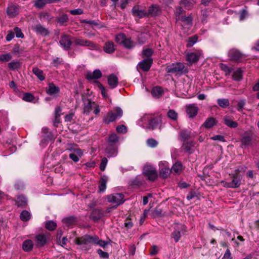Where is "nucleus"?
I'll return each instance as SVG.
<instances>
[{"instance_id": "nucleus-1", "label": "nucleus", "mask_w": 259, "mask_h": 259, "mask_svg": "<svg viewBox=\"0 0 259 259\" xmlns=\"http://www.w3.org/2000/svg\"><path fill=\"white\" fill-rule=\"evenodd\" d=\"M115 40L117 44L128 49H133L136 45V43L132 40L131 38L127 37L123 33L117 34L115 36Z\"/></svg>"}, {"instance_id": "nucleus-2", "label": "nucleus", "mask_w": 259, "mask_h": 259, "mask_svg": "<svg viewBox=\"0 0 259 259\" xmlns=\"http://www.w3.org/2000/svg\"><path fill=\"white\" fill-rule=\"evenodd\" d=\"M123 115V111L119 107H116L114 110L109 111L106 115L104 117L103 120L106 124L115 121L117 119L120 118Z\"/></svg>"}, {"instance_id": "nucleus-3", "label": "nucleus", "mask_w": 259, "mask_h": 259, "mask_svg": "<svg viewBox=\"0 0 259 259\" xmlns=\"http://www.w3.org/2000/svg\"><path fill=\"white\" fill-rule=\"evenodd\" d=\"M142 121L148 129L153 130L160 123V120L157 117L152 115L146 114L142 118Z\"/></svg>"}, {"instance_id": "nucleus-4", "label": "nucleus", "mask_w": 259, "mask_h": 259, "mask_svg": "<svg viewBox=\"0 0 259 259\" xmlns=\"http://www.w3.org/2000/svg\"><path fill=\"white\" fill-rule=\"evenodd\" d=\"M94 242V236H91L90 235H84L81 237L77 238L75 239V243L76 244L79 245H84L83 246L84 250H88L90 249L89 245L93 243Z\"/></svg>"}, {"instance_id": "nucleus-5", "label": "nucleus", "mask_w": 259, "mask_h": 259, "mask_svg": "<svg viewBox=\"0 0 259 259\" xmlns=\"http://www.w3.org/2000/svg\"><path fill=\"white\" fill-rule=\"evenodd\" d=\"M185 67L183 63H177L172 64L171 65L166 68V71L168 73H182L183 72H187V69L184 70Z\"/></svg>"}, {"instance_id": "nucleus-6", "label": "nucleus", "mask_w": 259, "mask_h": 259, "mask_svg": "<svg viewBox=\"0 0 259 259\" xmlns=\"http://www.w3.org/2000/svg\"><path fill=\"white\" fill-rule=\"evenodd\" d=\"M124 197L122 193H115L107 196V199L109 202L115 204L116 207L124 202Z\"/></svg>"}, {"instance_id": "nucleus-7", "label": "nucleus", "mask_w": 259, "mask_h": 259, "mask_svg": "<svg viewBox=\"0 0 259 259\" xmlns=\"http://www.w3.org/2000/svg\"><path fill=\"white\" fill-rule=\"evenodd\" d=\"M74 43L75 45L81 47H89L95 50H98V47L97 44L89 40L84 39L80 37H75L74 38Z\"/></svg>"}, {"instance_id": "nucleus-8", "label": "nucleus", "mask_w": 259, "mask_h": 259, "mask_svg": "<svg viewBox=\"0 0 259 259\" xmlns=\"http://www.w3.org/2000/svg\"><path fill=\"white\" fill-rule=\"evenodd\" d=\"M186 227L182 224H178L175 228V230L171 233V237L177 242L180 239L182 234H184L186 232Z\"/></svg>"}, {"instance_id": "nucleus-9", "label": "nucleus", "mask_w": 259, "mask_h": 259, "mask_svg": "<svg viewBox=\"0 0 259 259\" xmlns=\"http://www.w3.org/2000/svg\"><path fill=\"white\" fill-rule=\"evenodd\" d=\"M143 174L150 181H154L157 178V174L155 168L151 165L144 166Z\"/></svg>"}, {"instance_id": "nucleus-10", "label": "nucleus", "mask_w": 259, "mask_h": 259, "mask_svg": "<svg viewBox=\"0 0 259 259\" xmlns=\"http://www.w3.org/2000/svg\"><path fill=\"white\" fill-rule=\"evenodd\" d=\"M203 55L201 51H198L196 52L189 53L187 54L186 60L188 62L189 65L196 63Z\"/></svg>"}, {"instance_id": "nucleus-11", "label": "nucleus", "mask_w": 259, "mask_h": 259, "mask_svg": "<svg viewBox=\"0 0 259 259\" xmlns=\"http://www.w3.org/2000/svg\"><path fill=\"white\" fill-rule=\"evenodd\" d=\"M235 171V174H232V177L233 179L232 181L231 182L226 183V186L228 188H238L241 184V178L237 174V172L239 171V169H236Z\"/></svg>"}, {"instance_id": "nucleus-12", "label": "nucleus", "mask_w": 259, "mask_h": 259, "mask_svg": "<svg viewBox=\"0 0 259 259\" xmlns=\"http://www.w3.org/2000/svg\"><path fill=\"white\" fill-rule=\"evenodd\" d=\"M59 43L64 50L68 51L70 49L72 42L71 40L70 35L63 34L60 37Z\"/></svg>"}, {"instance_id": "nucleus-13", "label": "nucleus", "mask_w": 259, "mask_h": 259, "mask_svg": "<svg viewBox=\"0 0 259 259\" xmlns=\"http://www.w3.org/2000/svg\"><path fill=\"white\" fill-rule=\"evenodd\" d=\"M228 56L232 60L241 61L245 57L244 55L238 50L233 49L229 51Z\"/></svg>"}, {"instance_id": "nucleus-14", "label": "nucleus", "mask_w": 259, "mask_h": 259, "mask_svg": "<svg viewBox=\"0 0 259 259\" xmlns=\"http://www.w3.org/2000/svg\"><path fill=\"white\" fill-rule=\"evenodd\" d=\"M152 63V58H146L140 62L138 66L141 69L146 72L149 70Z\"/></svg>"}, {"instance_id": "nucleus-15", "label": "nucleus", "mask_w": 259, "mask_h": 259, "mask_svg": "<svg viewBox=\"0 0 259 259\" xmlns=\"http://www.w3.org/2000/svg\"><path fill=\"white\" fill-rule=\"evenodd\" d=\"M186 110L189 117L193 118L197 115L198 108L195 104H189L186 106Z\"/></svg>"}, {"instance_id": "nucleus-16", "label": "nucleus", "mask_w": 259, "mask_h": 259, "mask_svg": "<svg viewBox=\"0 0 259 259\" xmlns=\"http://www.w3.org/2000/svg\"><path fill=\"white\" fill-rule=\"evenodd\" d=\"M132 13L134 17H137L139 18L147 16V12L140 9L138 6H135L132 8Z\"/></svg>"}, {"instance_id": "nucleus-17", "label": "nucleus", "mask_w": 259, "mask_h": 259, "mask_svg": "<svg viewBox=\"0 0 259 259\" xmlns=\"http://www.w3.org/2000/svg\"><path fill=\"white\" fill-rule=\"evenodd\" d=\"M192 136L191 132L190 131L183 129L181 130L179 134V139L181 141H188Z\"/></svg>"}, {"instance_id": "nucleus-18", "label": "nucleus", "mask_w": 259, "mask_h": 259, "mask_svg": "<svg viewBox=\"0 0 259 259\" xmlns=\"http://www.w3.org/2000/svg\"><path fill=\"white\" fill-rule=\"evenodd\" d=\"M105 153L108 157H115L117 154V147L116 145H108L105 150Z\"/></svg>"}, {"instance_id": "nucleus-19", "label": "nucleus", "mask_w": 259, "mask_h": 259, "mask_svg": "<svg viewBox=\"0 0 259 259\" xmlns=\"http://www.w3.org/2000/svg\"><path fill=\"white\" fill-rule=\"evenodd\" d=\"M102 74L99 69H96L93 72H89L87 73L85 77L89 80L99 79L102 77Z\"/></svg>"}, {"instance_id": "nucleus-20", "label": "nucleus", "mask_w": 259, "mask_h": 259, "mask_svg": "<svg viewBox=\"0 0 259 259\" xmlns=\"http://www.w3.org/2000/svg\"><path fill=\"white\" fill-rule=\"evenodd\" d=\"M161 13V10L159 6L152 5L149 7L148 12H147V16L154 17L159 15Z\"/></svg>"}, {"instance_id": "nucleus-21", "label": "nucleus", "mask_w": 259, "mask_h": 259, "mask_svg": "<svg viewBox=\"0 0 259 259\" xmlns=\"http://www.w3.org/2000/svg\"><path fill=\"white\" fill-rule=\"evenodd\" d=\"M34 29L37 34L42 36H45L49 34V30L40 24L35 25Z\"/></svg>"}, {"instance_id": "nucleus-22", "label": "nucleus", "mask_w": 259, "mask_h": 259, "mask_svg": "<svg viewBox=\"0 0 259 259\" xmlns=\"http://www.w3.org/2000/svg\"><path fill=\"white\" fill-rule=\"evenodd\" d=\"M224 123L230 128H236L238 126V123L233 121L231 117L229 116H225L223 118Z\"/></svg>"}, {"instance_id": "nucleus-23", "label": "nucleus", "mask_w": 259, "mask_h": 259, "mask_svg": "<svg viewBox=\"0 0 259 259\" xmlns=\"http://www.w3.org/2000/svg\"><path fill=\"white\" fill-rule=\"evenodd\" d=\"M108 83L111 88H115L118 83V77L114 74H110L108 77Z\"/></svg>"}, {"instance_id": "nucleus-24", "label": "nucleus", "mask_w": 259, "mask_h": 259, "mask_svg": "<svg viewBox=\"0 0 259 259\" xmlns=\"http://www.w3.org/2000/svg\"><path fill=\"white\" fill-rule=\"evenodd\" d=\"M35 241L37 246H43L47 242V236L43 234H38L35 236Z\"/></svg>"}, {"instance_id": "nucleus-25", "label": "nucleus", "mask_w": 259, "mask_h": 259, "mask_svg": "<svg viewBox=\"0 0 259 259\" xmlns=\"http://www.w3.org/2000/svg\"><path fill=\"white\" fill-rule=\"evenodd\" d=\"M103 212L99 209H94L91 214V219L94 221L100 220L103 216Z\"/></svg>"}, {"instance_id": "nucleus-26", "label": "nucleus", "mask_w": 259, "mask_h": 259, "mask_svg": "<svg viewBox=\"0 0 259 259\" xmlns=\"http://www.w3.org/2000/svg\"><path fill=\"white\" fill-rule=\"evenodd\" d=\"M60 92V88L55 85L53 82L49 84L48 87L46 88V93L48 95H52L58 93Z\"/></svg>"}, {"instance_id": "nucleus-27", "label": "nucleus", "mask_w": 259, "mask_h": 259, "mask_svg": "<svg viewBox=\"0 0 259 259\" xmlns=\"http://www.w3.org/2000/svg\"><path fill=\"white\" fill-rule=\"evenodd\" d=\"M7 14L10 18H13L18 14V8L14 5L9 6L7 9Z\"/></svg>"}, {"instance_id": "nucleus-28", "label": "nucleus", "mask_w": 259, "mask_h": 259, "mask_svg": "<svg viewBox=\"0 0 259 259\" xmlns=\"http://www.w3.org/2000/svg\"><path fill=\"white\" fill-rule=\"evenodd\" d=\"M171 170L166 165H161L159 168L160 176L162 178H166L170 174Z\"/></svg>"}, {"instance_id": "nucleus-29", "label": "nucleus", "mask_w": 259, "mask_h": 259, "mask_svg": "<svg viewBox=\"0 0 259 259\" xmlns=\"http://www.w3.org/2000/svg\"><path fill=\"white\" fill-rule=\"evenodd\" d=\"M103 50L108 54L113 53L115 50L114 42L111 41H108L105 42L103 47Z\"/></svg>"}, {"instance_id": "nucleus-30", "label": "nucleus", "mask_w": 259, "mask_h": 259, "mask_svg": "<svg viewBox=\"0 0 259 259\" xmlns=\"http://www.w3.org/2000/svg\"><path fill=\"white\" fill-rule=\"evenodd\" d=\"M182 148L189 153H192V147L193 146V141L191 140L183 141Z\"/></svg>"}, {"instance_id": "nucleus-31", "label": "nucleus", "mask_w": 259, "mask_h": 259, "mask_svg": "<svg viewBox=\"0 0 259 259\" xmlns=\"http://www.w3.org/2000/svg\"><path fill=\"white\" fill-rule=\"evenodd\" d=\"M33 73L37 76L40 80L43 81L45 79V75L42 70L39 69L37 67H34L32 70Z\"/></svg>"}, {"instance_id": "nucleus-32", "label": "nucleus", "mask_w": 259, "mask_h": 259, "mask_svg": "<svg viewBox=\"0 0 259 259\" xmlns=\"http://www.w3.org/2000/svg\"><path fill=\"white\" fill-rule=\"evenodd\" d=\"M22 247L24 251L29 252L33 249V242L29 239L25 240L22 243Z\"/></svg>"}, {"instance_id": "nucleus-33", "label": "nucleus", "mask_w": 259, "mask_h": 259, "mask_svg": "<svg viewBox=\"0 0 259 259\" xmlns=\"http://www.w3.org/2000/svg\"><path fill=\"white\" fill-rule=\"evenodd\" d=\"M217 123V121L213 117H209L206 119L203 123V125L206 128H210L215 125Z\"/></svg>"}, {"instance_id": "nucleus-34", "label": "nucleus", "mask_w": 259, "mask_h": 259, "mask_svg": "<svg viewBox=\"0 0 259 259\" xmlns=\"http://www.w3.org/2000/svg\"><path fill=\"white\" fill-rule=\"evenodd\" d=\"M171 172L175 175L180 174L182 171V164L180 162H176L170 169Z\"/></svg>"}, {"instance_id": "nucleus-35", "label": "nucleus", "mask_w": 259, "mask_h": 259, "mask_svg": "<svg viewBox=\"0 0 259 259\" xmlns=\"http://www.w3.org/2000/svg\"><path fill=\"white\" fill-rule=\"evenodd\" d=\"M163 94L162 88L160 87H155L153 88L151 91V95L156 98H159Z\"/></svg>"}, {"instance_id": "nucleus-36", "label": "nucleus", "mask_w": 259, "mask_h": 259, "mask_svg": "<svg viewBox=\"0 0 259 259\" xmlns=\"http://www.w3.org/2000/svg\"><path fill=\"white\" fill-rule=\"evenodd\" d=\"M108 178L106 176H103L99 182V190L100 192H103L106 189V183L107 182Z\"/></svg>"}, {"instance_id": "nucleus-37", "label": "nucleus", "mask_w": 259, "mask_h": 259, "mask_svg": "<svg viewBox=\"0 0 259 259\" xmlns=\"http://www.w3.org/2000/svg\"><path fill=\"white\" fill-rule=\"evenodd\" d=\"M63 222L68 226L74 225L77 224L78 219L74 216H70L64 218L63 219Z\"/></svg>"}, {"instance_id": "nucleus-38", "label": "nucleus", "mask_w": 259, "mask_h": 259, "mask_svg": "<svg viewBox=\"0 0 259 259\" xmlns=\"http://www.w3.org/2000/svg\"><path fill=\"white\" fill-rule=\"evenodd\" d=\"M185 11L181 7H177L175 11V15L176 20H179L182 16H184Z\"/></svg>"}, {"instance_id": "nucleus-39", "label": "nucleus", "mask_w": 259, "mask_h": 259, "mask_svg": "<svg viewBox=\"0 0 259 259\" xmlns=\"http://www.w3.org/2000/svg\"><path fill=\"white\" fill-rule=\"evenodd\" d=\"M118 137L116 134H112L109 135L107 141L108 145H116V143L118 141Z\"/></svg>"}, {"instance_id": "nucleus-40", "label": "nucleus", "mask_w": 259, "mask_h": 259, "mask_svg": "<svg viewBox=\"0 0 259 259\" xmlns=\"http://www.w3.org/2000/svg\"><path fill=\"white\" fill-rule=\"evenodd\" d=\"M16 204L18 207L25 206L27 204L26 198L24 196H18Z\"/></svg>"}, {"instance_id": "nucleus-41", "label": "nucleus", "mask_w": 259, "mask_h": 259, "mask_svg": "<svg viewBox=\"0 0 259 259\" xmlns=\"http://www.w3.org/2000/svg\"><path fill=\"white\" fill-rule=\"evenodd\" d=\"M194 0H181L180 4L183 5L185 8L188 9H191L194 5Z\"/></svg>"}, {"instance_id": "nucleus-42", "label": "nucleus", "mask_w": 259, "mask_h": 259, "mask_svg": "<svg viewBox=\"0 0 259 259\" xmlns=\"http://www.w3.org/2000/svg\"><path fill=\"white\" fill-rule=\"evenodd\" d=\"M218 104L222 108H227L230 105V102L228 99H218L217 100Z\"/></svg>"}, {"instance_id": "nucleus-43", "label": "nucleus", "mask_w": 259, "mask_h": 259, "mask_svg": "<svg viewBox=\"0 0 259 259\" xmlns=\"http://www.w3.org/2000/svg\"><path fill=\"white\" fill-rule=\"evenodd\" d=\"M93 243L99 245L102 247H105L108 244V242L102 240H100L97 236H94Z\"/></svg>"}, {"instance_id": "nucleus-44", "label": "nucleus", "mask_w": 259, "mask_h": 259, "mask_svg": "<svg viewBox=\"0 0 259 259\" xmlns=\"http://www.w3.org/2000/svg\"><path fill=\"white\" fill-rule=\"evenodd\" d=\"M48 0H35L34 6L39 9L43 8L47 4H48Z\"/></svg>"}, {"instance_id": "nucleus-45", "label": "nucleus", "mask_w": 259, "mask_h": 259, "mask_svg": "<svg viewBox=\"0 0 259 259\" xmlns=\"http://www.w3.org/2000/svg\"><path fill=\"white\" fill-rule=\"evenodd\" d=\"M45 227L49 231H53L57 227V224L52 221H49L46 222Z\"/></svg>"}, {"instance_id": "nucleus-46", "label": "nucleus", "mask_w": 259, "mask_h": 259, "mask_svg": "<svg viewBox=\"0 0 259 259\" xmlns=\"http://www.w3.org/2000/svg\"><path fill=\"white\" fill-rule=\"evenodd\" d=\"M197 39L198 37L196 35L189 37L187 41V47L189 48L192 47L197 42Z\"/></svg>"}, {"instance_id": "nucleus-47", "label": "nucleus", "mask_w": 259, "mask_h": 259, "mask_svg": "<svg viewBox=\"0 0 259 259\" xmlns=\"http://www.w3.org/2000/svg\"><path fill=\"white\" fill-rule=\"evenodd\" d=\"M20 217L22 221L26 222L30 219V213L27 210H23Z\"/></svg>"}, {"instance_id": "nucleus-48", "label": "nucleus", "mask_w": 259, "mask_h": 259, "mask_svg": "<svg viewBox=\"0 0 259 259\" xmlns=\"http://www.w3.org/2000/svg\"><path fill=\"white\" fill-rule=\"evenodd\" d=\"M242 70L240 68H238L236 70L233 74V79L236 81H239L242 79Z\"/></svg>"}, {"instance_id": "nucleus-49", "label": "nucleus", "mask_w": 259, "mask_h": 259, "mask_svg": "<svg viewBox=\"0 0 259 259\" xmlns=\"http://www.w3.org/2000/svg\"><path fill=\"white\" fill-rule=\"evenodd\" d=\"M154 51L151 49H145L142 51V57L147 58H152L151 56L153 54Z\"/></svg>"}, {"instance_id": "nucleus-50", "label": "nucleus", "mask_w": 259, "mask_h": 259, "mask_svg": "<svg viewBox=\"0 0 259 259\" xmlns=\"http://www.w3.org/2000/svg\"><path fill=\"white\" fill-rule=\"evenodd\" d=\"M251 140L252 138L250 136L245 135L242 138L241 142L243 145L248 146L250 144Z\"/></svg>"}, {"instance_id": "nucleus-51", "label": "nucleus", "mask_w": 259, "mask_h": 259, "mask_svg": "<svg viewBox=\"0 0 259 259\" xmlns=\"http://www.w3.org/2000/svg\"><path fill=\"white\" fill-rule=\"evenodd\" d=\"M92 104L93 103L90 100H88L87 103L85 104L84 107L83 108V112L84 113L89 114L92 109ZM94 104V103H93Z\"/></svg>"}, {"instance_id": "nucleus-52", "label": "nucleus", "mask_w": 259, "mask_h": 259, "mask_svg": "<svg viewBox=\"0 0 259 259\" xmlns=\"http://www.w3.org/2000/svg\"><path fill=\"white\" fill-rule=\"evenodd\" d=\"M167 115L168 118L173 120H176L178 118V113L174 110L170 109L167 112Z\"/></svg>"}, {"instance_id": "nucleus-53", "label": "nucleus", "mask_w": 259, "mask_h": 259, "mask_svg": "<svg viewBox=\"0 0 259 259\" xmlns=\"http://www.w3.org/2000/svg\"><path fill=\"white\" fill-rule=\"evenodd\" d=\"M68 21V16L67 14H63L58 18V22L60 25H63Z\"/></svg>"}, {"instance_id": "nucleus-54", "label": "nucleus", "mask_w": 259, "mask_h": 259, "mask_svg": "<svg viewBox=\"0 0 259 259\" xmlns=\"http://www.w3.org/2000/svg\"><path fill=\"white\" fill-rule=\"evenodd\" d=\"M22 99L26 102H31L34 99V97L31 93H25L23 94Z\"/></svg>"}, {"instance_id": "nucleus-55", "label": "nucleus", "mask_w": 259, "mask_h": 259, "mask_svg": "<svg viewBox=\"0 0 259 259\" xmlns=\"http://www.w3.org/2000/svg\"><path fill=\"white\" fill-rule=\"evenodd\" d=\"M20 67V64L18 61H12L8 64V67L11 70H15Z\"/></svg>"}, {"instance_id": "nucleus-56", "label": "nucleus", "mask_w": 259, "mask_h": 259, "mask_svg": "<svg viewBox=\"0 0 259 259\" xmlns=\"http://www.w3.org/2000/svg\"><path fill=\"white\" fill-rule=\"evenodd\" d=\"M68 150L71 152V153H75V154L78 155L79 157H81L83 155L81 150L79 148L71 147L68 148Z\"/></svg>"}, {"instance_id": "nucleus-57", "label": "nucleus", "mask_w": 259, "mask_h": 259, "mask_svg": "<svg viewBox=\"0 0 259 259\" xmlns=\"http://www.w3.org/2000/svg\"><path fill=\"white\" fill-rule=\"evenodd\" d=\"M12 58V56L10 53L2 54L0 55V61L2 62H8Z\"/></svg>"}, {"instance_id": "nucleus-58", "label": "nucleus", "mask_w": 259, "mask_h": 259, "mask_svg": "<svg viewBox=\"0 0 259 259\" xmlns=\"http://www.w3.org/2000/svg\"><path fill=\"white\" fill-rule=\"evenodd\" d=\"M180 20L182 22H185L188 25H191L192 24V18L190 16L187 17L182 16Z\"/></svg>"}, {"instance_id": "nucleus-59", "label": "nucleus", "mask_w": 259, "mask_h": 259, "mask_svg": "<svg viewBox=\"0 0 259 259\" xmlns=\"http://www.w3.org/2000/svg\"><path fill=\"white\" fill-rule=\"evenodd\" d=\"M147 144L148 146L151 148L156 147L158 145V142L153 138L148 139L147 141Z\"/></svg>"}, {"instance_id": "nucleus-60", "label": "nucleus", "mask_w": 259, "mask_h": 259, "mask_svg": "<svg viewBox=\"0 0 259 259\" xmlns=\"http://www.w3.org/2000/svg\"><path fill=\"white\" fill-rule=\"evenodd\" d=\"M14 34H16V36L17 38H23L24 37V35L22 32V31L20 28L16 27L14 28Z\"/></svg>"}, {"instance_id": "nucleus-61", "label": "nucleus", "mask_w": 259, "mask_h": 259, "mask_svg": "<svg viewBox=\"0 0 259 259\" xmlns=\"http://www.w3.org/2000/svg\"><path fill=\"white\" fill-rule=\"evenodd\" d=\"M246 104V100L245 99H242L239 101L237 109L238 111H242V109L243 108L244 106Z\"/></svg>"}, {"instance_id": "nucleus-62", "label": "nucleus", "mask_w": 259, "mask_h": 259, "mask_svg": "<svg viewBox=\"0 0 259 259\" xmlns=\"http://www.w3.org/2000/svg\"><path fill=\"white\" fill-rule=\"evenodd\" d=\"M108 162V160L106 157L102 159L100 165V169L102 171H104Z\"/></svg>"}, {"instance_id": "nucleus-63", "label": "nucleus", "mask_w": 259, "mask_h": 259, "mask_svg": "<svg viewBox=\"0 0 259 259\" xmlns=\"http://www.w3.org/2000/svg\"><path fill=\"white\" fill-rule=\"evenodd\" d=\"M52 63L55 67H58L59 65L63 64V60L62 58L57 57L53 60Z\"/></svg>"}, {"instance_id": "nucleus-64", "label": "nucleus", "mask_w": 259, "mask_h": 259, "mask_svg": "<svg viewBox=\"0 0 259 259\" xmlns=\"http://www.w3.org/2000/svg\"><path fill=\"white\" fill-rule=\"evenodd\" d=\"M97 252L99 255L100 257L101 258H108L109 257V254L108 252H105L100 249H99L97 250Z\"/></svg>"}]
</instances>
